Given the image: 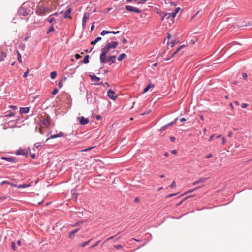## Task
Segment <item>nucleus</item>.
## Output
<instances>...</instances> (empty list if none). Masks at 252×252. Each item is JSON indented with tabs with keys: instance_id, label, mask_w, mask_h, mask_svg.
<instances>
[{
	"instance_id": "f257e3e1",
	"label": "nucleus",
	"mask_w": 252,
	"mask_h": 252,
	"mask_svg": "<svg viewBox=\"0 0 252 252\" xmlns=\"http://www.w3.org/2000/svg\"><path fill=\"white\" fill-rule=\"evenodd\" d=\"M50 9L49 7L39 5L37 7L36 13L38 15H43L46 13L50 12Z\"/></svg>"
},
{
	"instance_id": "f03ea898",
	"label": "nucleus",
	"mask_w": 252,
	"mask_h": 252,
	"mask_svg": "<svg viewBox=\"0 0 252 252\" xmlns=\"http://www.w3.org/2000/svg\"><path fill=\"white\" fill-rule=\"evenodd\" d=\"M50 118L49 116H44L41 118L40 126L42 128H46L50 125Z\"/></svg>"
},
{
	"instance_id": "7ed1b4c3",
	"label": "nucleus",
	"mask_w": 252,
	"mask_h": 252,
	"mask_svg": "<svg viewBox=\"0 0 252 252\" xmlns=\"http://www.w3.org/2000/svg\"><path fill=\"white\" fill-rule=\"evenodd\" d=\"M31 9L28 8L27 4L24 3L20 9V13L21 15L26 16L30 14Z\"/></svg>"
},
{
	"instance_id": "20e7f679",
	"label": "nucleus",
	"mask_w": 252,
	"mask_h": 252,
	"mask_svg": "<svg viewBox=\"0 0 252 252\" xmlns=\"http://www.w3.org/2000/svg\"><path fill=\"white\" fill-rule=\"evenodd\" d=\"M119 44L118 42L113 41L108 43L102 49L109 52L110 49L115 48Z\"/></svg>"
},
{
	"instance_id": "39448f33",
	"label": "nucleus",
	"mask_w": 252,
	"mask_h": 252,
	"mask_svg": "<svg viewBox=\"0 0 252 252\" xmlns=\"http://www.w3.org/2000/svg\"><path fill=\"white\" fill-rule=\"evenodd\" d=\"M101 51L102 52L100 55V61L101 63H106L107 61V57L106 56V54L108 52L103 49H102Z\"/></svg>"
},
{
	"instance_id": "423d86ee",
	"label": "nucleus",
	"mask_w": 252,
	"mask_h": 252,
	"mask_svg": "<svg viewBox=\"0 0 252 252\" xmlns=\"http://www.w3.org/2000/svg\"><path fill=\"white\" fill-rule=\"evenodd\" d=\"M125 8L126 10H128L130 12H134L137 13H140L141 12V10L137 8L132 7L130 5H126L125 6Z\"/></svg>"
},
{
	"instance_id": "0eeeda50",
	"label": "nucleus",
	"mask_w": 252,
	"mask_h": 252,
	"mask_svg": "<svg viewBox=\"0 0 252 252\" xmlns=\"http://www.w3.org/2000/svg\"><path fill=\"white\" fill-rule=\"evenodd\" d=\"M107 94L108 97L113 100H115L117 97V95H115V92L111 89L108 90Z\"/></svg>"
},
{
	"instance_id": "6e6552de",
	"label": "nucleus",
	"mask_w": 252,
	"mask_h": 252,
	"mask_svg": "<svg viewBox=\"0 0 252 252\" xmlns=\"http://www.w3.org/2000/svg\"><path fill=\"white\" fill-rule=\"evenodd\" d=\"M77 119L79 120L80 123L83 125L88 124L89 122V119L88 118H86L83 116L78 117L77 118Z\"/></svg>"
},
{
	"instance_id": "1a4fd4ad",
	"label": "nucleus",
	"mask_w": 252,
	"mask_h": 252,
	"mask_svg": "<svg viewBox=\"0 0 252 252\" xmlns=\"http://www.w3.org/2000/svg\"><path fill=\"white\" fill-rule=\"evenodd\" d=\"M90 17L89 13H85L82 18V26L84 28L86 26V22Z\"/></svg>"
},
{
	"instance_id": "9d476101",
	"label": "nucleus",
	"mask_w": 252,
	"mask_h": 252,
	"mask_svg": "<svg viewBox=\"0 0 252 252\" xmlns=\"http://www.w3.org/2000/svg\"><path fill=\"white\" fill-rule=\"evenodd\" d=\"M72 11V9L71 8H68L64 13V18H69L70 19H72V17L70 16V14Z\"/></svg>"
},
{
	"instance_id": "9b49d317",
	"label": "nucleus",
	"mask_w": 252,
	"mask_h": 252,
	"mask_svg": "<svg viewBox=\"0 0 252 252\" xmlns=\"http://www.w3.org/2000/svg\"><path fill=\"white\" fill-rule=\"evenodd\" d=\"M16 154L26 156L28 155V151L26 149H19L16 152Z\"/></svg>"
},
{
	"instance_id": "f8f14e48",
	"label": "nucleus",
	"mask_w": 252,
	"mask_h": 252,
	"mask_svg": "<svg viewBox=\"0 0 252 252\" xmlns=\"http://www.w3.org/2000/svg\"><path fill=\"white\" fill-rule=\"evenodd\" d=\"M116 56L115 55L110 56L107 58V62H110L109 64L115 63Z\"/></svg>"
},
{
	"instance_id": "ddd939ff",
	"label": "nucleus",
	"mask_w": 252,
	"mask_h": 252,
	"mask_svg": "<svg viewBox=\"0 0 252 252\" xmlns=\"http://www.w3.org/2000/svg\"><path fill=\"white\" fill-rule=\"evenodd\" d=\"M147 1V0H126V2H131L132 1H135L138 4H144Z\"/></svg>"
},
{
	"instance_id": "4468645a",
	"label": "nucleus",
	"mask_w": 252,
	"mask_h": 252,
	"mask_svg": "<svg viewBox=\"0 0 252 252\" xmlns=\"http://www.w3.org/2000/svg\"><path fill=\"white\" fill-rule=\"evenodd\" d=\"M63 136H64V134L62 132H60L58 134L51 135L49 139H54V138H58V137H63Z\"/></svg>"
},
{
	"instance_id": "2eb2a0df",
	"label": "nucleus",
	"mask_w": 252,
	"mask_h": 252,
	"mask_svg": "<svg viewBox=\"0 0 252 252\" xmlns=\"http://www.w3.org/2000/svg\"><path fill=\"white\" fill-rule=\"evenodd\" d=\"M184 47H185V45H183L180 46L179 47H178V49H177V50L174 53H173L172 54V56L170 58H167L166 59H165V60L168 61V60H170L171 58H172L173 56H174L181 49H182Z\"/></svg>"
},
{
	"instance_id": "dca6fc26",
	"label": "nucleus",
	"mask_w": 252,
	"mask_h": 252,
	"mask_svg": "<svg viewBox=\"0 0 252 252\" xmlns=\"http://www.w3.org/2000/svg\"><path fill=\"white\" fill-rule=\"evenodd\" d=\"M206 179L207 178H200L198 180L192 183V185L195 186L199 183H203L206 181Z\"/></svg>"
},
{
	"instance_id": "f3484780",
	"label": "nucleus",
	"mask_w": 252,
	"mask_h": 252,
	"mask_svg": "<svg viewBox=\"0 0 252 252\" xmlns=\"http://www.w3.org/2000/svg\"><path fill=\"white\" fill-rule=\"evenodd\" d=\"M2 159H4L7 161L10 162H15V158H11V157H3L1 158Z\"/></svg>"
},
{
	"instance_id": "a211bd4d",
	"label": "nucleus",
	"mask_w": 252,
	"mask_h": 252,
	"mask_svg": "<svg viewBox=\"0 0 252 252\" xmlns=\"http://www.w3.org/2000/svg\"><path fill=\"white\" fill-rule=\"evenodd\" d=\"M90 77L92 81L94 82H98L100 80V78L96 76L94 74L90 75Z\"/></svg>"
},
{
	"instance_id": "6ab92c4d",
	"label": "nucleus",
	"mask_w": 252,
	"mask_h": 252,
	"mask_svg": "<svg viewBox=\"0 0 252 252\" xmlns=\"http://www.w3.org/2000/svg\"><path fill=\"white\" fill-rule=\"evenodd\" d=\"M29 110L30 109L29 107L21 108L20 109V112L21 114H26L29 112Z\"/></svg>"
},
{
	"instance_id": "aec40b11",
	"label": "nucleus",
	"mask_w": 252,
	"mask_h": 252,
	"mask_svg": "<svg viewBox=\"0 0 252 252\" xmlns=\"http://www.w3.org/2000/svg\"><path fill=\"white\" fill-rule=\"evenodd\" d=\"M79 229V228H78L70 232L68 235L69 238L71 239L73 238L74 234L78 231Z\"/></svg>"
},
{
	"instance_id": "412c9836",
	"label": "nucleus",
	"mask_w": 252,
	"mask_h": 252,
	"mask_svg": "<svg viewBox=\"0 0 252 252\" xmlns=\"http://www.w3.org/2000/svg\"><path fill=\"white\" fill-rule=\"evenodd\" d=\"M154 85L152 84H149L147 85L144 89L143 92H147L150 88L154 87Z\"/></svg>"
},
{
	"instance_id": "4be33fe9",
	"label": "nucleus",
	"mask_w": 252,
	"mask_h": 252,
	"mask_svg": "<svg viewBox=\"0 0 252 252\" xmlns=\"http://www.w3.org/2000/svg\"><path fill=\"white\" fill-rule=\"evenodd\" d=\"M180 10V8L177 7L173 13H172V17L174 18L176 14L179 12Z\"/></svg>"
},
{
	"instance_id": "5701e85b",
	"label": "nucleus",
	"mask_w": 252,
	"mask_h": 252,
	"mask_svg": "<svg viewBox=\"0 0 252 252\" xmlns=\"http://www.w3.org/2000/svg\"><path fill=\"white\" fill-rule=\"evenodd\" d=\"M101 37H97L94 41H92L91 44L92 45H94L97 42L100 41L101 40Z\"/></svg>"
},
{
	"instance_id": "b1692460",
	"label": "nucleus",
	"mask_w": 252,
	"mask_h": 252,
	"mask_svg": "<svg viewBox=\"0 0 252 252\" xmlns=\"http://www.w3.org/2000/svg\"><path fill=\"white\" fill-rule=\"evenodd\" d=\"M89 56L88 55H86L84 58L83 63L85 64L88 63L89 62Z\"/></svg>"
},
{
	"instance_id": "393cba45",
	"label": "nucleus",
	"mask_w": 252,
	"mask_h": 252,
	"mask_svg": "<svg viewBox=\"0 0 252 252\" xmlns=\"http://www.w3.org/2000/svg\"><path fill=\"white\" fill-rule=\"evenodd\" d=\"M92 239H90L87 241L84 242L82 244H80V247H85L86 245H87L91 241Z\"/></svg>"
},
{
	"instance_id": "a878e982",
	"label": "nucleus",
	"mask_w": 252,
	"mask_h": 252,
	"mask_svg": "<svg viewBox=\"0 0 252 252\" xmlns=\"http://www.w3.org/2000/svg\"><path fill=\"white\" fill-rule=\"evenodd\" d=\"M126 55L125 53H122L120 55V56H119V57L118 58V60L119 61H121L126 57Z\"/></svg>"
},
{
	"instance_id": "bb28decb",
	"label": "nucleus",
	"mask_w": 252,
	"mask_h": 252,
	"mask_svg": "<svg viewBox=\"0 0 252 252\" xmlns=\"http://www.w3.org/2000/svg\"><path fill=\"white\" fill-rule=\"evenodd\" d=\"M177 120V118H176L174 121L170 123L169 124L167 125H165L163 127V128H167V127L172 125L173 124H174V123H176V121Z\"/></svg>"
},
{
	"instance_id": "cd10ccee",
	"label": "nucleus",
	"mask_w": 252,
	"mask_h": 252,
	"mask_svg": "<svg viewBox=\"0 0 252 252\" xmlns=\"http://www.w3.org/2000/svg\"><path fill=\"white\" fill-rule=\"evenodd\" d=\"M71 194L72 195V196L73 198L76 199V198L77 197V193H76V190L75 189H72L71 190Z\"/></svg>"
},
{
	"instance_id": "c85d7f7f",
	"label": "nucleus",
	"mask_w": 252,
	"mask_h": 252,
	"mask_svg": "<svg viewBox=\"0 0 252 252\" xmlns=\"http://www.w3.org/2000/svg\"><path fill=\"white\" fill-rule=\"evenodd\" d=\"M6 57V54L4 52H1V56H0L1 60V61L4 60Z\"/></svg>"
},
{
	"instance_id": "c756f323",
	"label": "nucleus",
	"mask_w": 252,
	"mask_h": 252,
	"mask_svg": "<svg viewBox=\"0 0 252 252\" xmlns=\"http://www.w3.org/2000/svg\"><path fill=\"white\" fill-rule=\"evenodd\" d=\"M66 80V77H64L63 79H62L58 83V87L59 88H62V86H63V84H62V82L63 81H65Z\"/></svg>"
},
{
	"instance_id": "7c9ffc66",
	"label": "nucleus",
	"mask_w": 252,
	"mask_h": 252,
	"mask_svg": "<svg viewBox=\"0 0 252 252\" xmlns=\"http://www.w3.org/2000/svg\"><path fill=\"white\" fill-rule=\"evenodd\" d=\"M201 186H200L201 187ZM200 187H195L194 188V189H190V190H188V191H187L185 194H188V193H191L192 192H193L194 191L197 190L198 188H199Z\"/></svg>"
},
{
	"instance_id": "2f4dec72",
	"label": "nucleus",
	"mask_w": 252,
	"mask_h": 252,
	"mask_svg": "<svg viewBox=\"0 0 252 252\" xmlns=\"http://www.w3.org/2000/svg\"><path fill=\"white\" fill-rule=\"evenodd\" d=\"M57 76V72L56 71H53L51 73L50 77L52 79H54Z\"/></svg>"
},
{
	"instance_id": "473e14b6",
	"label": "nucleus",
	"mask_w": 252,
	"mask_h": 252,
	"mask_svg": "<svg viewBox=\"0 0 252 252\" xmlns=\"http://www.w3.org/2000/svg\"><path fill=\"white\" fill-rule=\"evenodd\" d=\"M108 33H110V31H106V30H103L100 34L102 36H104L105 35V34H108Z\"/></svg>"
},
{
	"instance_id": "72a5a7b5",
	"label": "nucleus",
	"mask_w": 252,
	"mask_h": 252,
	"mask_svg": "<svg viewBox=\"0 0 252 252\" xmlns=\"http://www.w3.org/2000/svg\"><path fill=\"white\" fill-rule=\"evenodd\" d=\"M30 185L29 184H22L18 185L17 188H22L29 187Z\"/></svg>"
},
{
	"instance_id": "f704fd0d",
	"label": "nucleus",
	"mask_w": 252,
	"mask_h": 252,
	"mask_svg": "<svg viewBox=\"0 0 252 252\" xmlns=\"http://www.w3.org/2000/svg\"><path fill=\"white\" fill-rule=\"evenodd\" d=\"M86 221V220H83V221H78L75 224H74V225L73 226H77L80 225L81 224H82V223H84V222H85Z\"/></svg>"
},
{
	"instance_id": "c9c22d12",
	"label": "nucleus",
	"mask_w": 252,
	"mask_h": 252,
	"mask_svg": "<svg viewBox=\"0 0 252 252\" xmlns=\"http://www.w3.org/2000/svg\"><path fill=\"white\" fill-rule=\"evenodd\" d=\"M54 31V28L53 27V26H52L48 29L47 32V34H48L50 32Z\"/></svg>"
},
{
	"instance_id": "e433bc0d",
	"label": "nucleus",
	"mask_w": 252,
	"mask_h": 252,
	"mask_svg": "<svg viewBox=\"0 0 252 252\" xmlns=\"http://www.w3.org/2000/svg\"><path fill=\"white\" fill-rule=\"evenodd\" d=\"M17 55H18V60L20 62H22V59H21V54L19 53V52L18 51H17Z\"/></svg>"
},
{
	"instance_id": "4c0bfd02",
	"label": "nucleus",
	"mask_w": 252,
	"mask_h": 252,
	"mask_svg": "<svg viewBox=\"0 0 252 252\" xmlns=\"http://www.w3.org/2000/svg\"><path fill=\"white\" fill-rule=\"evenodd\" d=\"M100 240H98V241H97V242H96L93 245L91 246L90 247V248H91V249H92V248H94V247H96V246L99 244V243H100Z\"/></svg>"
},
{
	"instance_id": "58836bf2",
	"label": "nucleus",
	"mask_w": 252,
	"mask_h": 252,
	"mask_svg": "<svg viewBox=\"0 0 252 252\" xmlns=\"http://www.w3.org/2000/svg\"><path fill=\"white\" fill-rule=\"evenodd\" d=\"M56 21V20L53 17H51V18H49V19H48V22L50 23H53L54 22H55Z\"/></svg>"
},
{
	"instance_id": "ea45409f",
	"label": "nucleus",
	"mask_w": 252,
	"mask_h": 252,
	"mask_svg": "<svg viewBox=\"0 0 252 252\" xmlns=\"http://www.w3.org/2000/svg\"><path fill=\"white\" fill-rule=\"evenodd\" d=\"M58 92H59L57 88H55L53 90V91L52 92V94L53 95H55L58 93Z\"/></svg>"
},
{
	"instance_id": "a19ab883",
	"label": "nucleus",
	"mask_w": 252,
	"mask_h": 252,
	"mask_svg": "<svg viewBox=\"0 0 252 252\" xmlns=\"http://www.w3.org/2000/svg\"><path fill=\"white\" fill-rule=\"evenodd\" d=\"M176 44V42L175 41H172L170 43H167V45H171V47H173L174 45Z\"/></svg>"
},
{
	"instance_id": "79ce46f5",
	"label": "nucleus",
	"mask_w": 252,
	"mask_h": 252,
	"mask_svg": "<svg viewBox=\"0 0 252 252\" xmlns=\"http://www.w3.org/2000/svg\"><path fill=\"white\" fill-rule=\"evenodd\" d=\"M15 115V113L13 112H11L10 113L6 114L5 115V117H12Z\"/></svg>"
},
{
	"instance_id": "37998d69",
	"label": "nucleus",
	"mask_w": 252,
	"mask_h": 252,
	"mask_svg": "<svg viewBox=\"0 0 252 252\" xmlns=\"http://www.w3.org/2000/svg\"><path fill=\"white\" fill-rule=\"evenodd\" d=\"M11 246H12V249H13L14 251L16 250V246H15V242H12L11 243Z\"/></svg>"
},
{
	"instance_id": "c03bdc74",
	"label": "nucleus",
	"mask_w": 252,
	"mask_h": 252,
	"mask_svg": "<svg viewBox=\"0 0 252 252\" xmlns=\"http://www.w3.org/2000/svg\"><path fill=\"white\" fill-rule=\"evenodd\" d=\"M114 247L117 249H121L123 248L122 246L121 245H114Z\"/></svg>"
},
{
	"instance_id": "a18cd8bd",
	"label": "nucleus",
	"mask_w": 252,
	"mask_h": 252,
	"mask_svg": "<svg viewBox=\"0 0 252 252\" xmlns=\"http://www.w3.org/2000/svg\"><path fill=\"white\" fill-rule=\"evenodd\" d=\"M175 187H176L175 182L174 181L172 182V183L170 185V187L171 188H175Z\"/></svg>"
},
{
	"instance_id": "49530a36",
	"label": "nucleus",
	"mask_w": 252,
	"mask_h": 252,
	"mask_svg": "<svg viewBox=\"0 0 252 252\" xmlns=\"http://www.w3.org/2000/svg\"><path fill=\"white\" fill-rule=\"evenodd\" d=\"M25 46V44H24L23 43L20 44L19 46V48L23 50H24Z\"/></svg>"
},
{
	"instance_id": "de8ad7c7",
	"label": "nucleus",
	"mask_w": 252,
	"mask_h": 252,
	"mask_svg": "<svg viewBox=\"0 0 252 252\" xmlns=\"http://www.w3.org/2000/svg\"><path fill=\"white\" fill-rule=\"evenodd\" d=\"M170 16H172V13H166L164 15V17H166V18H169Z\"/></svg>"
},
{
	"instance_id": "09e8293b",
	"label": "nucleus",
	"mask_w": 252,
	"mask_h": 252,
	"mask_svg": "<svg viewBox=\"0 0 252 252\" xmlns=\"http://www.w3.org/2000/svg\"><path fill=\"white\" fill-rule=\"evenodd\" d=\"M242 76L243 77V78L245 79V80H246L247 78V73H242Z\"/></svg>"
},
{
	"instance_id": "8fccbe9b",
	"label": "nucleus",
	"mask_w": 252,
	"mask_h": 252,
	"mask_svg": "<svg viewBox=\"0 0 252 252\" xmlns=\"http://www.w3.org/2000/svg\"><path fill=\"white\" fill-rule=\"evenodd\" d=\"M29 72V69H28L27 71L24 73V74L23 75V77L26 78Z\"/></svg>"
},
{
	"instance_id": "3c124183",
	"label": "nucleus",
	"mask_w": 252,
	"mask_h": 252,
	"mask_svg": "<svg viewBox=\"0 0 252 252\" xmlns=\"http://www.w3.org/2000/svg\"><path fill=\"white\" fill-rule=\"evenodd\" d=\"M176 194H170L169 195H168L166 196V198H170V197H173V196H174L175 195H176Z\"/></svg>"
},
{
	"instance_id": "603ef678",
	"label": "nucleus",
	"mask_w": 252,
	"mask_h": 252,
	"mask_svg": "<svg viewBox=\"0 0 252 252\" xmlns=\"http://www.w3.org/2000/svg\"><path fill=\"white\" fill-rule=\"evenodd\" d=\"M212 154H209L208 155H207L205 157L206 158H211V157H212Z\"/></svg>"
},
{
	"instance_id": "864d4df0",
	"label": "nucleus",
	"mask_w": 252,
	"mask_h": 252,
	"mask_svg": "<svg viewBox=\"0 0 252 252\" xmlns=\"http://www.w3.org/2000/svg\"><path fill=\"white\" fill-rule=\"evenodd\" d=\"M75 57L76 59H80L81 57V55H79V54H76L75 55Z\"/></svg>"
},
{
	"instance_id": "5fc2aeb1",
	"label": "nucleus",
	"mask_w": 252,
	"mask_h": 252,
	"mask_svg": "<svg viewBox=\"0 0 252 252\" xmlns=\"http://www.w3.org/2000/svg\"><path fill=\"white\" fill-rule=\"evenodd\" d=\"M248 106V104L246 103H242L241 105V107L243 108H246Z\"/></svg>"
},
{
	"instance_id": "6e6d98bb",
	"label": "nucleus",
	"mask_w": 252,
	"mask_h": 252,
	"mask_svg": "<svg viewBox=\"0 0 252 252\" xmlns=\"http://www.w3.org/2000/svg\"><path fill=\"white\" fill-rule=\"evenodd\" d=\"M9 107L11 108H12V109H13L14 110H16V109H17V106H14V105H10V106H9Z\"/></svg>"
},
{
	"instance_id": "4d7b16f0",
	"label": "nucleus",
	"mask_w": 252,
	"mask_h": 252,
	"mask_svg": "<svg viewBox=\"0 0 252 252\" xmlns=\"http://www.w3.org/2000/svg\"><path fill=\"white\" fill-rule=\"evenodd\" d=\"M119 32H120V31H117V32L110 31V33H113V34H117V33H118Z\"/></svg>"
},
{
	"instance_id": "13d9d810",
	"label": "nucleus",
	"mask_w": 252,
	"mask_h": 252,
	"mask_svg": "<svg viewBox=\"0 0 252 252\" xmlns=\"http://www.w3.org/2000/svg\"><path fill=\"white\" fill-rule=\"evenodd\" d=\"M226 143V140H225V138L224 137H223L222 139V144L223 145H224Z\"/></svg>"
},
{
	"instance_id": "bf43d9fd",
	"label": "nucleus",
	"mask_w": 252,
	"mask_h": 252,
	"mask_svg": "<svg viewBox=\"0 0 252 252\" xmlns=\"http://www.w3.org/2000/svg\"><path fill=\"white\" fill-rule=\"evenodd\" d=\"M31 156L33 159H35L36 158V156L35 154H31Z\"/></svg>"
},
{
	"instance_id": "052dcab7",
	"label": "nucleus",
	"mask_w": 252,
	"mask_h": 252,
	"mask_svg": "<svg viewBox=\"0 0 252 252\" xmlns=\"http://www.w3.org/2000/svg\"><path fill=\"white\" fill-rule=\"evenodd\" d=\"M10 182H7L6 181H2L1 183V185H2L3 184H9L10 185Z\"/></svg>"
},
{
	"instance_id": "680f3d73",
	"label": "nucleus",
	"mask_w": 252,
	"mask_h": 252,
	"mask_svg": "<svg viewBox=\"0 0 252 252\" xmlns=\"http://www.w3.org/2000/svg\"><path fill=\"white\" fill-rule=\"evenodd\" d=\"M40 146V144L39 143H35L34 144V147L36 148H38Z\"/></svg>"
},
{
	"instance_id": "e2e57ef3",
	"label": "nucleus",
	"mask_w": 252,
	"mask_h": 252,
	"mask_svg": "<svg viewBox=\"0 0 252 252\" xmlns=\"http://www.w3.org/2000/svg\"><path fill=\"white\" fill-rule=\"evenodd\" d=\"M122 42L124 43V44H126L127 43V41L126 39L125 38H124L123 39V41H122Z\"/></svg>"
},
{
	"instance_id": "0e129e2a",
	"label": "nucleus",
	"mask_w": 252,
	"mask_h": 252,
	"mask_svg": "<svg viewBox=\"0 0 252 252\" xmlns=\"http://www.w3.org/2000/svg\"><path fill=\"white\" fill-rule=\"evenodd\" d=\"M94 22H93L92 25V26H91V31H93L94 28Z\"/></svg>"
},
{
	"instance_id": "69168bd1",
	"label": "nucleus",
	"mask_w": 252,
	"mask_h": 252,
	"mask_svg": "<svg viewBox=\"0 0 252 252\" xmlns=\"http://www.w3.org/2000/svg\"><path fill=\"white\" fill-rule=\"evenodd\" d=\"M170 140H171V141L173 142V141H175V138L174 137H173V136H171V137H170Z\"/></svg>"
},
{
	"instance_id": "338daca9",
	"label": "nucleus",
	"mask_w": 252,
	"mask_h": 252,
	"mask_svg": "<svg viewBox=\"0 0 252 252\" xmlns=\"http://www.w3.org/2000/svg\"><path fill=\"white\" fill-rule=\"evenodd\" d=\"M215 136V134H212L210 137V138L209 139V141H212L213 139V137H214Z\"/></svg>"
},
{
	"instance_id": "774afa93",
	"label": "nucleus",
	"mask_w": 252,
	"mask_h": 252,
	"mask_svg": "<svg viewBox=\"0 0 252 252\" xmlns=\"http://www.w3.org/2000/svg\"><path fill=\"white\" fill-rule=\"evenodd\" d=\"M171 153L173 154H176L177 153V151L176 150H173L171 151Z\"/></svg>"
}]
</instances>
